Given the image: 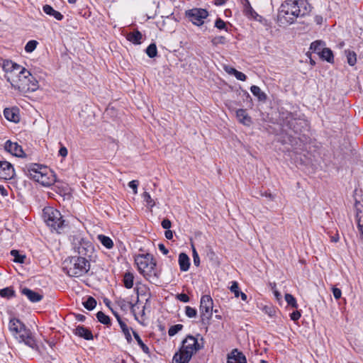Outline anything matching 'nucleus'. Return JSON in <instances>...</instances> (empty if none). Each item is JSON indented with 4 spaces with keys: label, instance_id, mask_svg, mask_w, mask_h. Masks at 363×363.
Wrapping results in <instances>:
<instances>
[{
    "label": "nucleus",
    "instance_id": "nucleus-1",
    "mask_svg": "<svg viewBox=\"0 0 363 363\" xmlns=\"http://www.w3.org/2000/svg\"><path fill=\"white\" fill-rule=\"evenodd\" d=\"M311 6L307 1L286 0L280 6L277 22L280 26L294 23L298 18L303 17L311 11Z\"/></svg>",
    "mask_w": 363,
    "mask_h": 363
},
{
    "label": "nucleus",
    "instance_id": "nucleus-2",
    "mask_svg": "<svg viewBox=\"0 0 363 363\" xmlns=\"http://www.w3.org/2000/svg\"><path fill=\"white\" fill-rule=\"evenodd\" d=\"M134 259L140 274L151 283L157 281L160 272L157 268V262L152 255L139 254L135 256Z\"/></svg>",
    "mask_w": 363,
    "mask_h": 363
},
{
    "label": "nucleus",
    "instance_id": "nucleus-3",
    "mask_svg": "<svg viewBox=\"0 0 363 363\" xmlns=\"http://www.w3.org/2000/svg\"><path fill=\"white\" fill-rule=\"evenodd\" d=\"M201 349L196 337L188 335L182 341V345L176 352L172 359V363H189L194 354Z\"/></svg>",
    "mask_w": 363,
    "mask_h": 363
},
{
    "label": "nucleus",
    "instance_id": "nucleus-4",
    "mask_svg": "<svg viewBox=\"0 0 363 363\" xmlns=\"http://www.w3.org/2000/svg\"><path fill=\"white\" fill-rule=\"evenodd\" d=\"M9 329L16 337H18L21 342L34 349L37 347L36 341L29 329L18 318H11L9 323Z\"/></svg>",
    "mask_w": 363,
    "mask_h": 363
},
{
    "label": "nucleus",
    "instance_id": "nucleus-5",
    "mask_svg": "<svg viewBox=\"0 0 363 363\" xmlns=\"http://www.w3.org/2000/svg\"><path fill=\"white\" fill-rule=\"evenodd\" d=\"M9 79H11L12 87L23 93L34 91L38 87V81L25 68H23V70H21V74H18L16 78L10 76Z\"/></svg>",
    "mask_w": 363,
    "mask_h": 363
},
{
    "label": "nucleus",
    "instance_id": "nucleus-6",
    "mask_svg": "<svg viewBox=\"0 0 363 363\" xmlns=\"http://www.w3.org/2000/svg\"><path fill=\"white\" fill-rule=\"evenodd\" d=\"M89 269L90 264L84 257L74 256L64 262L63 270L69 277H81L88 272Z\"/></svg>",
    "mask_w": 363,
    "mask_h": 363
},
{
    "label": "nucleus",
    "instance_id": "nucleus-7",
    "mask_svg": "<svg viewBox=\"0 0 363 363\" xmlns=\"http://www.w3.org/2000/svg\"><path fill=\"white\" fill-rule=\"evenodd\" d=\"M28 176L45 186H50L56 182V177L52 172L45 167L33 164L28 169Z\"/></svg>",
    "mask_w": 363,
    "mask_h": 363
},
{
    "label": "nucleus",
    "instance_id": "nucleus-8",
    "mask_svg": "<svg viewBox=\"0 0 363 363\" xmlns=\"http://www.w3.org/2000/svg\"><path fill=\"white\" fill-rule=\"evenodd\" d=\"M43 217L47 225L52 230L60 233L64 228L65 220L59 211L52 207H47L43 209Z\"/></svg>",
    "mask_w": 363,
    "mask_h": 363
},
{
    "label": "nucleus",
    "instance_id": "nucleus-9",
    "mask_svg": "<svg viewBox=\"0 0 363 363\" xmlns=\"http://www.w3.org/2000/svg\"><path fill=\"white\" fill-rule=\"evenodd\" d=\"M72 245L74 251L82 257H90L94 251L92 243L79 235L73 237Z\"/></svg>",
    "mask_w": 363,
    "mask_h": 363
},
{
    "label": "nucleus",
    "instance_id": "nucleus-10",
    "mask_svg": "<svg viewBox=\"0 0 363 363\" xmlns=\"http://www.w3.org/2000/svg\"><path fill=\"white\" fill-rule=\"evenodd\" d=\"M213 302L209 295H203L201 298L199 311L203 323L208 321L212 317Z\"/></svg>",
    "mask_w": 363,
    "mask_h": 363
},
{
    "label": "nucleus",
    "instance_id": "nucleus-11",
    "mask_svg": "<svg viewBox=\"0 0 363 363\" xmlns=\"http://www.w3.org/2000/svg\"><path fill=\"white\" fill-rule=\"evenodd\" d=\"M185 15L193 24L201 26L208 16V12L203 9L194 8L186 11Z\"/></svg>",
    "mask_w": 363,
    "mask_h": 363
},
{
    "label": "nucleus",
    "instance_id": "nucleus-12",
    "mask_svg": "<svg viewBox=\"0 0 363 363\" xmlns=\"http://www.w3.org/2000/svg\"><path fill=\"white\" fill-rule=\"evenodd\" d=\"M2 68L6 72V79L11 83L10 76L16 78L18 74H21V70H23L24 67L11 60H6L3 62Z\"/></svg>",
    "mask_w": 363,
    "mask_h": 363
},
{
    "label": "nucleus",
    "instance_id": "nucleus-13",
    "mask_svg": "<svg viewBox=\"0 0 363 363\" xmlns=\"http://www.w3.org/2000/svg\"><path fill=\"white\" fill-rule=\"evenodd\" d=\"M284 124L295 133L301 131V128L306 125V121L292 113H287L284 119Z\"/></svg>",
    "mask_w": 363,
    "mask_h": 363
},
{
    "label": "nucleus",
    "instance_id": "nucleus-14",
    "mask_svg": "<svg viewBox=\"0 0 363 363\" xmlns=\"http://www.w3.org/2000/svg\"><path fill=\"white\" fill-rule=\"evenodd\" d=\"M15 174L12 164L7 161H0V178L3 179H11Z\"/></svg>",
    "mask_w": 363,
    "mask_h": 363
},
{
    "label": "nucleus",
    "instance_id": "nucleus-15",
    "mask_svg": "<svg viewBox=\"0 0 363 363\" xmlns=\"http://www.w3.org/2000/svg\"><path fill=\"white\" fill-rule=\"evenodd\" d=\"M227 363H247V359L242 352L234 349L228 354Z\"/></svg>",
    "mask_w": 363,
    "mask_h": 363
},
{
    "label": "nucleus",
    "instance_id": "nucleus-16",
    "mask_svg": "<svg viewBox=\"0 0 363 363\" xmlns=\"http://www.w3.org/2000/svg\"><path fill=\"white\" fill-rule=\"evenodd\" d=\"M5 150L16 157H23V151L21 145L17 143H12L8 140L5 143Z\"/></svg>",
    "mask_w": 363,
    "mask_h": 363
},
{
    "label": "nucleus",
    "instance_id": "nucleus-17",
    "mask_svg": "<svg viewBox=\"0 0 363 363\" xmlns=\"http://www.w3.org/2000/svg\"><path fill=\"white\" fill-rule=\"evenodd\" d=\"M19 110L18 108H6L4 111L5 118L11 122L17 123L19 121Z\"/></svg>",
    "mask_w": 363,
    "mask_h": 363
},
{
    "label": "nucleus",
    "instance_id": "nucleus-18",
    "mask_svg": "<svg viewBox=\"0 0 363 363\" xmlns=\"http://www.w3.org/2000/svg\"><path fill=\"white\" fill-rule=\"evenodd\" d=\"M21 294L25 295L33 303L39 302L43 299V295L28 288L22 289Z\"/></svg>",
    "mask_w": 363,
    "mask_h": 363
},
{
    "label": "nucleus",
    "instance_id": "nucleus-19",
    "mask_svg": "<svg viewBox=\"0 0 363 363\" xmlns=\"http://www.w3.org/2000/svg\"><path fill=\"white\" fill-rule=\"evenodd\" d=\"M236 117L240 123L245 125H250L252 123L251 117L247 114L246 110L240 108L236 111Z\"/></svg>",
    "mask_w": 363,
    "mask_h": 363
},
{
    "label": "nucleus",
    "instance_id": "nucleus-20",
    "mask_svg": "<svg viewBox=\"0 0 363 363\" xmlns=\"http://www.w3.org/2000/svg\"><path fill=\"white\" fill-rule=\"evenodd\" d=\"M74 334L79 337H83L85 340H90L93 339L91 331L83 325H78L74 330Z\"/></svg>",
    "mask_w": 363,
    "mask_h": 363
},
{
    "label": "nucleus",
    "instance_id": "nucleus-21",
    "mask_svg": "<svg viewBox=\"0 0 363 363\" xmlns=\"http://www.w3.org/2000/svg\"><path fill=\"white\" fill-rule=\"evenodd\" d=\"M179 264L182 272H186L189 270L190 267V259L189 256L184 252H181L179 255Z\"/></svg>",
    "mask_w": 363,
    "mask_h": 363
},
{
    "label": "nucleus",
    "instance_id": "nucleus-22",
    "mask_svg": "<svg viewBox=\"0 0 363 363\" xmlns=\"http://www.w3.org/2000/svg\"><path fill=\"white\" fill-rule=\"evenodd\" d=\"M43 10L47 15L53 16L57 21H61L63 19V15L60 12L55 11L51 6L48 4L44 5Z\"/></svg>",
    "mask_w": 363,
    "mask_h": 363
},
{
    "label": "nucleus",
    "instance_id": "nucleus-23",
    "mask_svg": "<svg viewBox=\"0 0 363 363\" xmlns=\"http://www.w3.org/2000/svg\"><path fill=\"white\" fill-rule=\"evenodd\" d=\"M250 91L252 94L257 97L258 100L260 101H264L267 99V95L264 93L259 86L256 85H252L250 87Z\"/></svg>",
    "mask_w": 363,
    "mask_h": 363
},
{
    "label": "nucleus",
    "instance_id": "nucleus-24",
    "mask_svg": "<svg viewBox=\"0 0 363 363\" xmlns=\"http://www.w3.org/2000/svg\"><path fill=\"white\" fill-rule=\"evenodd\" d=\"M142 36V33L140 31L135 30L128 33L127 39L134 44H140Z\"/></svg>",
    "mask_w": 363,
    "mask_h": 363
},
{
    "label": "nucleus",
    "instance_id": "nucleus-25",
    "mask_svg": "<svg viewBox=\"0 0 363 363\" xmlns=\"http://www.w3.org/2000/svg\"><path fill=\"white\" fill-rule=\"evenodd\" d=\"M134 275L131 272H125L123 276V284L126 289H131L133 286Z\"/></svg>",
    "mask_w": 363,
    "mask_h": 363
},
{
    "label": "nucleus",
    "instance_id": "nucleus-26",
    "mask_svg": "<svg viewBox=\"0 0 363 363\" xmlns=\"http://www.w3.org/2000/svg\"><path fill=\"white\" fill-rule=\"evenodd\" d=\"M97 238L106 248L111 249L113 247V240L109 237L104 235H99Z\"/></svg>",
    "mask_w": 363,
    "mask_h": 363
},
{
    "label": "nucleus",
    "instance_id": "nucleus-27",
    "mask_svg": "<svg viewBox=\"0 0 363 363\" xmlns=\"http://www.w3.org/2000/svg\"><path fill=\"white\" fill-rule=\"evenodd\" d=\"M320 57L328 62L333 61V54L329 48H323L320 52Z\"/></svg>",
    "mask_w": 363,
    "mask_h": 363
},
{
    "label": "nucleus",
    "instance_id": "nucleus-28",
    "mask_svg": "<svg viewBox=\"0 0 363 363\" xmlns=\"http://www.w3.org/2000/svg\"><path fill=\"white\" fill-rule=\"evenodd\" d=\"M347 63L350 66H354L357 62V55L354 51L345 50Z\"/></svg>",
    "mask_w": 363,
    "mask_h": 363
},
{
    "label": "nucleus",
    "instance_id": "nucleus-29",
    "mask_svg": "<svg viewBox=\"0 0 363 363\" xmlns=\"http://www.w3.org/2000/svg\"><path fill=\"white\" fill-rule=\"evenodd\" d=\"M133 336H134L135 340L137 341L138 344L141 347L142 350L145 354H149L150 353L149 347L145 344H144V342L141 340V338H140V335H138V333H137L136 332L133 331Z\"/></svg>",
    "mask_w": 363,
    "mask_h": 363
},
{
    "label": "nucleus",
    "instance_id": "nucleus-30",
    "mask_svg": "<svg viewBox=\"0 0 363 363\" xmlns=\"http://www.w3.org/2000/svg\"><path fill=\"white\" fill-rule=\"evenodd\" d=\"M120 327L128 342H130L132 341V337L130 333V329L128 328L127 325L123 321H120Z\"/></svg>",
    "mask_w": 363,
    "mask_h": 363
},
{
    "label": "nucleus",
    "instance_id": "nucleus-31",
    "mask_svg": "<svg viewBox=\"0 0 363 363\" xmlns=\"http://www.w3.org/2000/svg\"><path fill=\"white\" fill-rule=\"evenodd\" d=\"M11 255L13 257V262L18 263H23L26 259V256L21 255L18 250H13L11 251Z\"/></svg>",
    "mask_w": 363,
    "mask_h": 363
},
{
    "label": "nucleus",
    "instance_id": "nucleus-32",
    "mask_svg": "<svg viewBox=\"0 0 363 363\" xmlns=\"http://www.w3.org/2000/svg\"><path fill=\"white\" fill-rule=\"evenodd\" d=\"M83 306L89 311L93 310L96 306V301L91 296H89L86 301L83 302Z\"/></svg>",
    "mask_w": 363,
    "mask_h": 363
},
{
    "label": "nucleus",
    "instance_id": "nucleus-33",
    "mask_svg": "<svg viewBox=\"0 0 363 363\" xmlns=\"http://www.w3.org/2000/svg\"><path fill=\"white\" fill-rule=\"evenodd\" d=\"M0 296L4 298H11L15 296V291L11 287H6L0 290Z\"/></svg>",
    "mask_w": 363,
    "mask_h": 363
},
{
    "label": "nucleus",
    "instance_id": "nucleus-34",
    "mask_svg": "<svg viewBox=\"0 0 363 363\" xmlns=\"http://www.w3.org/2000/svg\"><path fill=\"white\" fill-rule=\"evenodd\" d=\"M96 318L102 324L109 325L111 323L110 318L102 311H99L96 313Z\"/></svg>",
    "mask_w": 363,
    "mask_h": 363
},
{
    "label": "nucleus",
    "instance_id": "nucleus-35",
    "mask_svg": "<svg viewBox=\"0 0 363 363\" xmlns=\"http://www.w3.org/2000/svg\"><path fill=\"white\" fill-rule=\"evenodd\" d=\"M146 53L150 58H153L157 55V46L155 43H151L146 49Z\"/></svg>",
    "mask_w": 363,
    "mask_h": 363
},
{
    "label": "nucleus",
    "instance_id": "nucleus-36",
    "mask_svg": "<svg viewBox=\"0 0 363 363\" xmlns=\"http://www.w3.org/2000/svg\"><path fill=\"white\" fill-rule=\"evenodd\" d=\"M285 300H286V303H288V305L291 306V307H293L294 308H298V304H297L296 300L294 297V296H292L291 294H285Z\"/></svg>",
    "mask_w": 363,
    "mask_h": 363
},
{
    "label": "nucleus",
    "instance_id": "nucleus-37",
    "mask_svg": "<svg viewBox=\"0 0 363 363\" xmlns=\"http://www.w3.org/2000/svg\"><path fill=\"white\" fill-rule=\"evenodd\" d=\"M143 199L144 201L146 202L148 207L152 208L155 205L154 200L151 198V196L148 192L145 191L143 194Z\"/></svg>",
    "mask_w": 363,
    "mask_h": 363
},
{
    "label": "nucleus",
    "instance_id": "nucleus-38",
    "mask_svg": "<svg viewBox=\"0 0 363 363\" xmlns=\"http://www.w3.org/2000/svg\"><path fill=\"white\" fill-rule=\"evenodd\" d=\"M116 303L123 311H126L129 307H133V305L130 302L126 301L123 298L118 299Z\"/></svg>",
    "mask_w": 363,
    "mask_h": 363
},
{
    "label": "nucleus",
    "instance_id": "nucleus-39",
    "mask_svg": "<svg viewBox=\"0 0 363 363\" xmlns=\"http://www.w3.org/2000/svg\"><path fill=\"white\" fill-rule=\"evenodd\" d=\"M38 42L36 40H29L26 46H25V50L27 52H32L37 47Z\"/></svg>",
    "mask_w": 363,
    "mask_h": 363
},
{
    "label": "nucleus",
    "instance_id": "nucleus-40",
    "mask_svg": "<svg viewBox=\"0 0 363 363\" xmlns=\"http://www.w3.org/2000/svg\"><path fill=\"white\" fill-rule=\"evenodd\" d=\"M183 328V325L182 324H177L172 325L169 328L168 330V335L169 336L175 335L179 331H180Z\"/></svg>",
    "mask_w": 363,
    "mask_h": 363
},
{
    "label": "nucleus",
    "instance_id": "nucleus-41",
    "mask_svg": "<svg viewBox=\"0 0 363 363\" xmlns=\"http://www.w3.org/2000/svg\"><path fill=\"white\" fill-rule=\"evenodd\" d=\"M185 314L189 318H195L197 315V311L194 308L187 306L185 307Z\"/></svg>",
    "mask_w": 363,
    "mask_h": 363
},
{
    "label": "nucleus",
    "instance_id": "nucleus-42",
    "mask_svg": "<svg viewBox=\"0 0 363 363\" xmlns=\"http://www.w3.org/2000/svg\"><path fill=\"white\" fill-rule=\"evenodd\" d=\"M211 43L213 45L217 46L218 45L225 44L226 43V40L224 36H216L212 38Z\"/></svg>",
    "mask_w": 363,
    "mask_h": 363
},
{
    "label": "nucleus",
    "instance_id": "nucleus-43",
    "mask_svg": "<svg viewBox=\"0 0 363 363\" xmlns=\"http://www.w3.org/2000/svg\"><path fill=\"white\" fill-rule=\"evenodd\" d=\"M215 27H216L219 30H225L226 31L228 30L226 23L220 18L216 20Z\"/></svg>",
    "mask_w": 363,
    "mask_h": 363
},
{
    "label": "nucleus",
    "instance_id": "nucleus-44",
    "mask_svg": "<svg viewBox=\"0 0 363 363\" xmlns=\"http://www.w3.org/2000/svg\"><path fill=\"white\" fill-rule=\"evenodd\" d=\"M230 289L231 292L235 294L236 298L239 297L240 291H239V286L237 281H232Z\"/></svg>",
    "mask_w": 363,
    "mask_h": 363
},
{
    "label": "nucleus",
    "instance_id": "nucleus-45",
    "mask_svg": "<svg viewBox=\"0 0 363 363\" xmlns=\"http://www.w3.org/2000/svg\"><path fill=\"white\" fill-rule=\"evenodd\" d=\"M192 255H193V261L195 266L198 267L200 264V258L196 252V248L192 245Z\"/></svg>",
    "mask_w": 363,
    "mask_h": 363
},
{
    "label": "nucleus",
    "instance_id": "nucleus-46",
    "mask_svg": "<svg viewBox=\"0 0 363 363\" xmlns=\"http://www.w3.org/2000/svg\"><path fill=\"white\" fill-rule=\"evenodd\" d=\"M138 185H139V182L138 180H132L128 183V186L133 189L134 194H138Z\"/></svg>",
    "mask_w": 363,
    "mask_h": 363
},
{
    "label": "nucleus",
    "instance_id": "nucleus-47",
    "mask_svg": "<svg viewBox=\"0 0 363 363\" xmlns=\"http://www.w3.org/2000/svg\"><path fill=\"white\" fill-rule=\"evenodd\" d=\"M332 291H333V296L336 300L340 298V297L342 296V291L340 289L336 288V287H333Z\"/></svg>",
    "mask_w": 363,
    "mask_h": 363
},
{
    "label": "nucleus",
    "instance_id": "nucleus-48",
    "mask_svg": "<svg viewBox=\"0 0 363 363\" xmlns=\"http://www.w3.org/2000/svg\"><path fill=\"white\" fill-rule=\"evenodd\" d=\"M161 225L163 228H164L166 230H169V228L172 226V223L169 219L164 218L162 220V221L161 223Z\"/></svg>",
    "mask_w": 363,
    "mask_h": 363
},
{
    "label": "nucleus",
    "instance_id": "nucleus-49",
    "mask_svg": "<svg viewBox=\"0 0 363 363\" xmlns=\"http://www.w3.org/2000/svg\"><path fill=\"white\" fill-rule=\"evenodd\" d=\"M177 299L182 302L187 303L189 301V297L186 294H179L177 295Z\"/></svg>",
    "mask_w": 363,
    "mask_h": 363
},
{
    "label": "nucleus",
    "instance_id": "nucleus-50",
    "mask_svg": "<svg viewBox=\"0 0 363 363\" xmlns=\"http://www.w3.org/2000/svg\"><path fill=\"white\" fill-rule=\"evenodd\" d=\"M234 76L235 77V78L237 79L240 80V81H245L247 79L246 75L240 71H237L235 72V74H234Z\"/></svg>",
    "mask_w": 363,
    "mask_h": 363
},
{
    "label": "nucleus",
    "instance_id": "nucleus-51",
    "mask_svg": "<svg viewBox=\"0 0 363 363\" xmlns=\"http://www.w3.org/2000/svg\"><path fill=\"white\" fill-rule=\"evenodd\" d=\"M301 312L298 311H294L290 314L291 319L292 320L296 321L301 318Z\"/></svg>",
    "mask_w": 363,
    "mask_h": 363
},
{
    "label": "nucleus",
    "instance_id": "nucleus-52",
    "mask_svg": "<svg viewBox=\"0 0 363 363\" xmlns=\"http://www.w3.org/2000/svg\"><path fill=\"white\" fill-rule=\"evenodd\" d=\"M58 154H59V155L62 156V157H67V154H68V150H67V147L62 145L59 150Z\"/></svg>",
    "mask_w": 363,
    "mask_h": 363
},
{
    "label": "nucleus",
    "instance_id": "nucleus-53",
    "mask_svg": "<svg viewBox=\"0 0 363 363\" xmlns=\"http://www.w3.org/2000/svg\"><path fill=\"white\" fill-rule=\"evenodd\" d=\"M320 43L318 41H315L311 43V49L313 50L314 51H319L320 50Z\"/></svg>",
    "mask_w": 363,
    "mask_h": 363
},
{
    "label": "nucleus",
    "instance_id": "nucleus-54",
    "mask_svg": "<svg viewBox=\"0 0 363 363\" xmlns=\"http://www.w3.org/2000/svg\"><path fill=\"white\" fill-rule=\"evenodd\" d=\"M158 248L160 250V251L163 254V255H167L168 252H169V250L166 248V247L164 246V244L162 243H160L158 245Z\"/></svg>",
    "mask_w": 363,
    "mask_h": 363
},
{
    "label": "nucleus",
    "instance_id": "nucleus-55",
    "mask_svg": "<svg viewBox=\"0 0 363 363\" xmlns=\"http://www.w3.org/2000/svg\"><path fill=\"white\" fill-rule=\"evenodd\" d=\"M164 235L167 240H172L173 238V232L171 230H167L164 232Z\"/></svg>",
    "mask_w": 363,
    "mask_h": 363
},
{
    "label": "nucleus",
    "instance_id": "nucleus-56",
    "mask_svg": "<svg viewBox=\"0 0 363 363\" xmlns=\"http://www.w3.org/2000/svg\"><path fill=\"white\" fill-rule=\"evenodd\" d=\"M225 71L229 74H233L234 75L235 74V72L238 71L236 69L233 68V67H225Z\"/></svg>",
    "mask_w": 363,
    "mask_h": 363
},
{
    "label": "nucleus",
    "instance_id": "nucleus-57",
    "mask_svg": "<svg viewBox=\"0 0 363 363\" xmlns=\"http://www.w3.org/2000/svg\"><path fill=\"white\" fill-rule=\"evenodd\" d=\"M226 1L227 0H215V4L216 6H221L225 4Z\"/></svg>",
    "mask_w": 363,
    "mask_h": 363
},
{
    "label": "nucleus",
    "instance_id": "nucleus-58",
    "mask_svg": "<svg viewBox=\"0 0 363 363\" xmlns=\"http://www.w3.org/2000/svg\"><path fill=\"white\" fill-rule=\"evenodd\" d=\"M76 319L79 321H84L85 320V316L82 314L76 315Z\"/></svg>",
    "mask_w": 363,
    "mask_h": 363
},
{
    "label": "nucleus",
    "instance_id": "nucleus-59",
    "mask_svg": "<svg viewBox=\"0 0 363 363\" xmlns=\"http://www.w3.org/2000/svg\"><path fill=\"white\" fill-rule=\"evenodd\" d=\"M240 296H241V298H242V301H247V295L245 293L240 292Z\"/></svg>",
    "mask_w": 363,
    "mask_h": 363
},
{
    "label": "nucleus",
    "instance_id": "nucleus-60",
    "mask_svg": "<svg viewBox=\"0 0 363 363\" xmlns=\"http://www.w3.org/2000/svg\"><path fill=\"white\" fill-rule=\"evenodd\" d=\"M113 314H114L115 317L116 318V319H117V320H118V323L120 324V321H123V320H122V319H121V318L120 317V315H119L117 313L113 312Z\"/></svg>",
    "mask_w": 363,
    "mask_h": 363
},
{
    "label": "nucleus",
    "instance_id": "nucleus-61",
    "mask_svg": "<svg viewBox=\"0 0 363 363\" xmlns=\"http://www.w3.org/2000/svg\"><path fill=\"white\" fill-rule=\"evenodd\" d=\"M331 240L334 242H337L339 240V236L337 235L336 236H333L331 238Z\"/></svg>",
    "mask_w": 363,
    "mask_h": 363
},
{
    "label": "nucleus",
    "instance_id": "nucleus-62",
    "mask_svg": "<svg viewBox=\"0 0 363 363\" xmlns=\"http://www.w3.org/2000/svg\"><path fill=\"white\" fill-rule=\"evenodd\" d=\"M208 255L211 257L215 255V252L212 249H210L209 252H208Z\"/></svg>",
    "mask_w": 363,
    "mask_h": 363
},
{
    "label": "nucleus",
    "instance_id": "nucleus-63",
    "mask_svg": "<svg viewBox=\"0 0 363 363\" xmlns=\"http://www.w3.org/2000/svg\"><path fill=\"white\" fill-rule=\"evenodd\" d=\"M62 189L64 192L65 193L68 189V185L67 184H62Z\"/></svg>",
    "mask_w": 363,
    "mask_h": 363
},
{
    "label": "nucleus",
    "instance_id": "nucleus-64",
    "mask_svg": "<svg viewBox=\"0 0 363 363\" xmlns=\"http://www.w3.org/2000/svg\"><path fill=\"white\" fill-rule=\"evenodd\" d=\"M104 303H106V306H108L109 307V304H110V301L107 298L104 299Z\"/></svg>",
    "mask_w": 363,
    "mask_h": 363
}]
</instances>
